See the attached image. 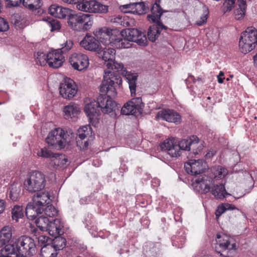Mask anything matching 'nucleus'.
Here are the masks:
<instances>
[{
	"mask_svg": "<svg viewBox=\"0 0 257 257\" xmlns=\"http://www.w3.org/2000/svg\"><path fill=\"white\" fill-rule=\"evenodd\" d=\"M116 51L114 49L110 47H105L102 50L99 49L97 52L98 56L101 58L105 62L107 69L105 70H110L114 72H120V73L124 76L129 85L131 95L136 94V81L138 78L137 73H132L126 71L121 63H117L114 61Z\"/></svg>",
	"mask_w": 257,
	"mask_h": 257,
	"instance_id": "nucleus-1",
	"label": "nucleus"
},
{
	"mask_svg": "<svg viewBox=\"0 0 257 257\" xmlns=\"http://www.w3.org/2000/svg\"><path fill=\"white\" fill-rule=\"evenodd\" d=\"M84 111L90 121L100 114V111L104 113L109 114L111 116H116L119 111L116 103L108 101L102 96H98L97 100L90 98H86L84 100Z\"/></svg>",
	"mask_w": 257,
	"mask_h": 257,
	"instance_id": "nucleus-2",
	"label": "nucleus"
},
{
	"mask_svg": "<svg viewBox=\"0 0 257 257\" xmlns=\"http://www.w3.org/2000/svg\"><path fill=\"white\" fill-rule=\"evenodd\" d=\"M103 80L100 86L101 94L99 96H102L107 99L108 101L116 103L112 100L117 94L115 87L121 83V76L123 75L120 72H114L110 70H104Z\"/></svg>",
	"mask_w": 257,
	"mask_h": 257,
	"instance_id": "nucleus-3",
	"label": "nucleus"
},
{
	"mask_svg": "<svg viewBox=\"0 0 257 257\" xmlns=\"http://www.w3.org/2000/svg\"><path fill=\"white\" fill-rule=\"evenodd\" d=\"M132 42H135L140 45H145L146 37L143 36L142 32L137 29H125L119 32L118 31V41L116 43L117 48L125 49L130 48Z\"/></svg>",
	"mask_w": 257,
	"mask_h": 257,
	"instance_id": "nucleus-4",
	"label": "nucleus"
},
{
	"mask_svg": "<svg viewBox=\"0 0 257 257\" xmlns=\"http://www.w3.org/2000/svg\"><path fill=\"white\" fill-rule=\"evenodd\" d=\"M160 9L157 5H153L151 8V15L147 16L148 20L152 22V24L148 29V38L153 42H155L160 35L162 30H167L168 27L163 24L160 21L162 13L160 12Z\"/></svg>",
	"mask_w": 257,
	"mask_h": 257,
	"instance_id": "nucleus-5",
	"label": "nucleus"
},
{
	"mask_svg": "<svg viewBox=\"0 0 257 257\" xmlns=\"http://www.w3.org/2000/svg\"><path fill=\"white\" fill-rule=\"evenodd\" d=\"M68 26L73 30L78 32H84L91 29L93 23V15L72 12L70 18H68Z\"/></svg>",
	"mask_w": 257,
	"mask_h": 257,
	"instance_id": "nucleus-6",
	"label": "nucleus"
},
{
	"mask_svg": "<svg viewBox=\"0 0 257 257\" xmlns=\"http://www.w3.org/2000/svg\"><path fill=\"white\" fill-rule=\"evenodd\" d=\"M46 184L45 175L38 171H33L27 175L25 180L24 186L29 192H39L43 189Z\"/></svg>",
	"mask_w": 257,
	"mask_h": 257,
	"instance_id": "nucleus-7",
	"label": "nucleus"
},
{
	"mask_svg": "<svg viewBox=\"0 0 257 257\" xmlns=\"http://www.w3.org/2000/svg\"><path fill=\"white\" fill-rule=\"evenodd\" d=\"M215 250L223 257H231L236 250V244L225 234H217Z\"/></svg>",
	"mask_w": 257,
	"mask_h": 257,
	"instance_id": "nucleus-8",
	"label": "nucleus"
},
{
	"mask_svg": "<svg viewBox=\"0 0 257 257\" xmlns=\"http://www.w3.org/2000/svg\"><path fill=\"white\" fill-rule=\"evenodd\" d=\"M205 176L201 175L195 179L194 182L199 185L204 193L211 191V194L216 199H223L229 195L226 191L224 185L222 184L214 185L211 190L209 185L206 182Z\"/></svg>",
	"mask_w": 257,
	"mask_h": 257,
	"instance_id": "nucleus-9",
	"label": "nucleus"
},
{
	"mask_svg": "<svg viewBox=\"0 0 257 257\" xmlns=\"http://www.w3.org/2000/svg\"><path fill=\"white\" fill-rule=\"evenodd\" d=\"M93 34L98 42L104 45L111 44L117 48L116 43L118 41V31L104 27L94 31Z\"/></svg>",
	"mask_w": 257,
	"mask_h": 257,
	"instance_id": "nucleus-10",
	"label": "nucleus"
},
{
	"mask_svg": "<svg viewBox=\"0 0 257 257\" xmlns=\"http://www.w3.org/2000/svg\"><path fill=\"white\" fill-rule=\"evenodd\" d=\"M17 245L19 247L20 256L30 257L36 252V243L30 236L23 235L19 237L17 239Z\"/></svg>",
	"mask_w": 257,
	"mask_h": 257,
	"instance_id": "nucleus-11",
	"label": "nucleus"
},
{
	"mask_svg": "<svg viewBox=\"0 0 257 257\" xmlns=\"http://www.w3.org/2000/svg\"><path fill=\"white\" fill-rule=\"evenodd\" d=\"M66 136L64 130L60 127L56 128L49 133L46 139V142L55 148L61 149L65 147Z\"/></svg>",
	"mask_w": 257,
	"mask_h": 257,
	"instance_id": "nucleus-12",
	"label": "nucleus"
},
{
	"mask_svg": "<svg viewBox=\"0 0 257 257\" xmlns=\"http://www.w3.org/2000/svg\"><path fill=\"white\" fill-rule=\"evenodd\" d=\"M76 8L81 11L93 13H106L108 11L107 6L96 0H83L77 5Z\"/></svg>",
	"mask_w": 257,
	"mask_h": 257,
	"instance_id": "nucleus-13",
	"label": "nucleus"
},
{
	"mask_svg": "<svg viewBox=\"0 0 257 257\" xmlns=\"http://www.w3.org/2000/svg\"><path fill=\"white\" fill-rule=\"evenodd\" d=\"M199 139L196 136H191L186 139H183L180 141L177 146L179 147L177 152L179 153V156L181 155V150L190 151L192 150L194 153L198 154L202 150L201 146L198 147Z\"/></svg>",
	"mask_w": 257,
	"mask_h": 257,
	"instance_id": "nucleus-14",
	"label": "nucleus"
},
{
	"mask_svg": "<svg viewBox=\"0 0 257 257\" xmlns=\"http://www.w3.org/2000/svg\"><path fill=\"white\" fill-rule=\"evenodd\" d=\"M77 91L75 82L69 78H65L60 84L59 92L64 98L71 99L75 96Z\"/></svg>",
	"mask_w": 257,
	"mask_h": 257,
	"instance_id": "nucleus-15",
	"label": "nucleus"
},
{
	"mask_svg": "<svg viewBox=\"0 0 257 257\" xmlns=\"http://www.w3.org/2000/svg\"><path fill=\"white\" fill-rule=\"evenodd\" d=\"M91 128L89 125H84L77 130L76 143L78 147L81 150L86 149L88 146V141L91 138Z\"/></svg>",
	"mask_w": 257,
	"mask_h": 257,
	"instance_id": "nucleus-16",
	"label": "nucleus"
},
{
	"mask_svg": "<svg viewBox=\"0 0 257 257\" xmlns=\"http://www.w3.org/2000/svg\"><path fill=\"white\" fill-rule=\"evenodd\" d=\"M69 62L72 67L78 71L85 70L89 65L88 56L82 53H74L69 59Z\"/></svg>",
	"mask_w": 257,
	"mask_h": 257,
	"instance_id": "nucleus-17",
	"label": "nucleus"
},
{
	"mask_svg": "<svg viewBox=\"0 0 257 257\" xmlns=\"http://www.w3.org/2000/svg\"><path fill=\"white\" fill-rule=\"evenodd\" d=\"M187 173L192 175H200L204 173L205 168L202 160H190L184 164Z\"/></svg>",
	"mask_w": 257,
	"mask_h": 257,
	"instance_id": "nucleus-18",
	"label": "nucleus"
},
{
	"mask_svg": "<svg viewBox=\"0 0 257 257\" xmlns=\"http://www.w3.org/2000/svg\"><path fill=\"white\" fill-rule=\"evenodd\" d=\"M142 99L140 97L133 98L122 106L121 113L123 115H134L140 112Z\"/></svg>",
	"mask_w": 257,
	"mask_h": 257,
	"instance_id": "nucleus-19",
	"label": "nucleus"
},
{
	"mask_svg": "<svg viewBox=\"0 0 257 257\" xmlns=\"http://www.w3.org/2000/svg\"><path fill=\"white\" fill-rule=\"evenodd\" d=\"M47 63L49 66L54 68H58L62 66L64 57L60 50H55L47 54Z\"/></svg>",
	"mask_w": 257,
	"mask_h": 257,
	"instance_id": "nucleus-20",
	"label": "nucleus"
},
{
	"mask_svg": "<svg viewBox=\"0 0 257 257\" xmlns=\"http://www.w3.org/2000/svg\"><path fill=\"white\" fill-rule=\"evenodd\" d=\"M49 12L53 17L58 19L70 18L73 11L69 8L63 7L57 4L51 5L49 9Z\"/></svg>",
	"mask_w": 257,
	"mask_h": 257,
	"instance_id": "nucleus-21",
	"label": "nucleus"
},
{
	"mask_svg": "<svg viewBox=\"0 0 257 257\" xmlns=\"http://www.w3.org/2000/svg\"><path fill=\"white\" fill-rule=\"evenodd\" d=\"M157 116L164 120L176 124L181 122V116L179 113L173 110H162L158 112Z\"/></svg>",
	"mask_w": 257,
	"mask_h": 257,
	"instance_id": "nucleus-22",
	"label": "nucleus"
},
{
	"mask_svg": "<svg viewBox=\"0 0 257 257\" xmlns=\"http://www.w3.org/2000/svg\"><path fill=\"white\" fill-rule=\"evenodd\" d=\"M160 147L162 151H167L171 157H179V153L177 152L179 147L177 146V143L175 142L174 138L166 139L160 144Z\"/></svg>",
	"mask_w": 257,
	"mask_h": 257,
	"instance_id": "nucleus-23",
	"label": "nucleus"
},
{
	"mask_svg": "<svg viewBox=\"0 0 257 257\" xmlns=\"http://www.w3.org/2000/svg\"><path fill=\"white\" fill-rule=\"evenodd\" d=\"M80 45L85 50L91 51H97L99 49V43L96 38L87 34L83 40L80 42Z\"/></svg>",
	"mask_w": 257,
	"mask_h": 257,
	"instance_id": "nucleus-24",
	"label": "nucleus"
},
{
	"mask_svg": "<svg viewBox=\"0 0 257 257\" xmlns=\"http://www.w3.org/2000/svg\"><path fill=\"white\" fill-rule=\"evenodd\" d=\"M50 200L48 192H39L34 195L32 202L44 210V206L49 203Z\"/></svg>",
	"mask_w": 257,
	"mask_h": 257,
	"instance_id": "nucleus-25",
	"label": "nucleus"
},
{
	"mask_svg": "<svg viewBox=\"0 0 257 257\" xmlns=\"http://www.w3.org/2000/svg\"><path fill=\"white\" fill-rule=\"evenodd\" d=\"M63 225L60 219L55 218L50 220L48 228L45 231H47L49 234L53 236H56L61 234V229Z\"/></svg>",
	"mask_w": 257,
	"mask_h": 257,
	"instance_id": "nucleus-26",
	"label": "nucleus"
},
{
	"mask_svg": "<svg viewBox=\"0 0 257 257\" xmlns=\"http://www.w3.org/2000/svg\"><path fill=\"white\" fill-rule=\"evenodd\" d=\"M43 210L41 207L38 206L33 202H29L26 208V215L29 219L33 220Z\"/></svg>",
	"mask_w": 257,
	"mask_h": 257,
	"instance_id": "nucleus-27",
	"label": "nucleus"
},
{
	"mask_svg": "<svg viewBox=\"0 0 257 257\" xmlns=\"http://www.w3.org/2000/svg\"><path fill=\"white\" fill-rule=\"evenodd\" d=\"M64 117L66 119H71L75 121L79 113V107L75 104H70L64 108Z\"/></svg>",
	"mask_w": 257,
	"mask_h": 257,
	"instance_id": "nucleus-28",
	"label": "nucleus"
},
{
	"mask_svg": "<svg viewBox=\"0 0 257 257\" xmlns=\"http://www.w3.org/2000/svg\"><path fill=\"white\" fill-rule=\"evenodd\" d=\"M12 237V229L10 226H5L0 230V247L9 243Z\"/></svg>",
	"mask_w": 257,
	"mask_h": 257,
	"instance_id": "nucleus-29",
	"label": "nucleus"
},
{
	"mask_svg": "<svg viewBox=\"0 0 257 257\" xmlns=\"http://www.w3.org/2000/svg\"><path fill=\"white\" fill-rule=\"evenodd\" d=\"M144 6L142 3H134L120 6V11L123 13L140 14L139 9Z\"/></svg>",
	"mask_w": 257,
	"mask_h": 257,
	"instance_id": "nucleus-30",
	"label": "nucleus"
},
{
	"mask_svg": "<svg viewBox=\"0 0 257 257\" xmlns=\"http://www.w3.org/2000/svg\"><path fill=\"white\" fill-rule=\"evenodd\" d=\"M246 8V0H237V4L234 11V16L236 20H240L244 18Z\"/></svg>",
	"mask_w": 257,
	"mask_h": 257,
	"instance_id": "nucleus-31",
	"label": "nucleus"
},
{
	"mask_svg": "<svg viewBox=\"0 0 257 257\" xmlns=\"http://www.w3.org/2000/svg\"><path fill=\"white\" fill-rule=\"evenodd\" d=\"M22 184L18 182H14L9 188V197L13 201H17L21 192Z\"/></svg>",
	"mask_w": 257,
	"mask_h": 257,
	"instance_id": "nucleus-32",
	"label": "nucleus"
},
{
	"mask_svg": "<svg viewBox=\"0 0 257 257\" xmlns=\"http://www.w3.org/2000/svg\"><path fill=\"white\" fill-rule=\"evenodd\" d=\"M67 162L66 157L63 154H54L51 160H50V165L54 168L57 167H63Z\"/></svg>",
	"mask_w": 257,
	"mask_h": 257,
	"instance_id": "nucleus-33",
	"label": "nucleus"
},
{
	"mask_svg": "<svg viewBox=\"0 0 257 257\" xmlns=\"http://www.w3.org/2000/svg\"><path fill=\"white\" fill-rule=\"evenodd\" d=\"M111 21L114 23L125 27L131 26L134 23V20L124 15L115 16Z\"/></svg>",
	"mask_w": 257,
	"mask_h": 257,
	"instance_id": "nucleus-34",
	"label": "nucleus"
},
{
	"mask_svg": "<svg viewBox=\"0 0 257 257\" xmlns=\"http://www.w3.org/2000/svg\"><path fill=\"white\" fill-rule=\"evenodd\" d=\"M57 252L50 243L43 246L40 253V257H56Z\"/></svg>",
	"mask_w": 257,
	"mask_h": 257,
	"instance_id": "nucleus-35",
	"label": "nucleus"
},
{
	"mask_svg": "<svg viewBox=\"0 0 257 257\" xmlns=\"http://www.w3.org/2000/svg\"><path fill=\"white\" fill-rule=\"evenodd\" d=\"M241 34L242 36L247 38L252 43L257 44V30L255 28L252 27H248Z\"/></svg>",
	"mask_w": 257,
	"mask_h": 257,
	"instance_id": "nucleus-36",
	"label": "nucleus"
},
{
	"mask_svg": "<svg viewBox=\"0 0 257 257\" xmlns=\"http://www.w3.org/2000/svg\"><path fill=\"white\" fill-rule=\"evenodd\" d=\"M53 248L57 252V250L63 249L66 244V239L61 236H55V239L50 243Z\"/></svg>",
	"mask_w": 257,
	"mask_h": 257,
	"instance_id": "nucleus-37",
	"label": "nucleus"
},
{
	"mask_svg": "<svg viewBox=\"0 0 257 257\" xmlns=\"http://www.w3.org/2000/svg\"><path fill=\"white\" fill-rule=\"evenodd\" d=\"M4 250L6 252L5 255H16V257L20 256L18 246L17 245V239L13 244H7L4 245Z\"/></svg>",
	"mask_w": 257,
	"mask_h": 257,
	"instance_id": "nucleus-38",
	"label": "nucleus"
},
{
	"mask_svg": "<svg viewBox=\"0 0 257 257\" xmlns=\"http://www.w3.org/2000/svg\"><path fill=\"white\" fill-rule=\"evenodd\" d=\"M23 6L30 10H36L39 9L41 6L40 0H22Z\"/></svg>",
	"mask_w": 257,
	"mask_h": 257,
	"instance_id": "nucleus-39",
	"label": "nucleus"
},
{
	"mask_svg": "<svg viewBox=\"0 0 257 257\" xmlns=\"http://www.w3.org/2000/svg\"><path fill=\"white\" fill-rule=\"evenodd\" d=\"M254 45L249 44L243 39L239 38V50L240 52L244 54H247L254 49Z\"/></svg>",
	"mask_w": 257,
	"mask_h": 257,
	"instance_id": "nucleus-40",
	"label": "nucleus"
},
{
	"mask_svg": "<svg viewBox=\"0 0 257 257\" xmlns=\"http://www.w3.org/2000/svg\"><path fill=\"white\" fill-rule=\"evenodd\" d=\"M47 217L43 215L39 217L35 221L37 226L42 231H45L50 222Z\"/></svg>",
	"mask_w": 257,
	"mask_h": 257,
	"instance_id": "nucleus-41",
	"label": "nucleus"
},
{
	"mask_svg": "<svg viewBox=\"0 0 257 257\" xmlns=\"http://www.w3.org/2000/svg\"><path fill=\"white\" fill-rule=\"evenodd\" d=\"M12 214L13 219L18 221L19 218H22L24 216L22 207L15 206L12 210Z\"/></svg>",
	"mask_w": 257,
	"mask_h": 257,
	"instance_id": "nucleus-42",
	"label": "nucleus"
},
{
	"mask_svg": "<svg viewBox=\"0 0 257 257\" xmlns=\"http://www.w3.org/2000/svg\"><path fill=\"white\" fill-rule=\"evenodd\" d=\"M35 57L36 63L38 65L43 66L48 63L47 55L43 52H38Z\"/></svg>",
	"mask_w": 257,
	"mask_h": 257,
	"instance_id": "nucleus-43",
	"label": "nucleus"
},
{
	"mask_svg": "<svg viewBox=\"0 0 257 257\" xmlns=\"http://www.w3.org/2000/svg\"><path fill=\"white\" fill-rule=\"evenodd\" d=\"M47 22L49 27L51 28V31L53 32L60 29L61 24L58 20L49 18H48Z\"/></svg>",
	"mask_w": 257,
	"mask_h": 257,
	"instance_id": "nucleus-44",
	"label": "nucleus"
},
{
	"mask_svg": "<svg viewBox=\"0 0 257 257\" xmlns=\"http://www.w3.org/2000/svg\"><path fill=\"white\" fill-rule=\"evenodd\" d=\"M54 154L46 147L41 148L37 153L39 157L44 158H50V160H51Z\"/></svg>",
	"mask_w": 257,
	"mask_h": 257,
	"instance_id": "nucleus-45",
	"label": "nucleus"
},
{
	"mask_svg": "<svg viewBox=\"0 0 257 257\" xmlns=\"http://www.w3.org/2000/svg\"><path fill=\"white\" fill-rule=\"evenodd\" d=\"M209 13L208 9L206 7H204L203 8V13L200 17V20L196 22V24L198 26H202L206 22Z\"/></svg>",
	"mask_w": 257,
	"mask_h": 257,
	"instance_id": "nucleus-46",
	"label": "nucleus"
},
{
	"mask_svg": "<svg viewBox=\"0 0 257 257\" xmlns=\"http://www.w3.org/2000/svg\"><path fill=\"white\" fill-rule=\"evenodd\" d=\"M44 212L47 217H54L58 214V211L52 205H48L45 208Z\"/></svg>",
	"mask_w": 257,
	"mask_h": 257,
	"instance_id": "nucleus-47",
	"label": "nucleus"
},
{
	"mask_svg": "<svg viewBox=\"0 0 257 257\" xmlns=\"http://www.w3.org/2000/svg\"><path fill=\"white\" fill-rule=\"evenodd\" d=\"M236 0H225L222 7V10L224 13L230 12L234 7Z\"/></svg>",
	"mask_w": 257,
	"mask_h": 257,
	"instance_id": "nucleus-48",
	"label": "nucleus"
},
{
	"mask_svg": "<svg viewBox=\"0 0 257 257\" xmlns=\"http://www.w3.org/2000/svg\"><path fill=\"white\" fill-rule=\"evenodd\" d=\"M227 174V171L224 168L218 166L216 172L214 173V179H221Z\"/></svg>",
	"mask_w": 257,
	"mask_h": 257,
	"instance_id": "nucleus-49",
	"label": "nucleus"
},
{
	"mask_svg": "<svg viewBox=\"0 0 257 257\" xmlns=\"http://www.w3.org/2000/svg\"><path fill=\"white\" fill-rule=\"evenodd\" d=\"M73 43L72 40H67L64 44H62V47L58 50H61L62 53H66L69 51L73 47Z\"/></svg>",
	"mask_w": 257,
	"mask_h": 257,
	"instance_id": "nucleus-50",
	"label": "nucleus"
},
{
	"mask_svg": "<svg viewBox=\"0 0 257 257\" xmlns=\"http://www.w3.org/2000/svg\"><path fill=\"white\" fill-rule=\"evenodd\" d=\"M9 29L8 22L3 18L0 17V32H6Z\"/></svg>",
	"mask_w": 257,
	"mask_h": 257,
	"instance_id": "nucleus-51",
	"label": "nucleus"
},
{
	"mask_svg": "<svg viewBox=\"0 0 257 257\" xmlns=\"http://www.w3.org/2000/svg\"><path fill=\"white\" fill-rule=\"evenodd\" d=\"M226 211L225 207L224 204L219 205L215 210L216 219H218L220 215Z\"/></svg>",
	"mask_w": 257,
	"mask_h": 257,
	"instance_id": "nucleus-52",
	"label": "nucleus"
},
{
	"mask_svg": "<svg viewBox=\"0 0 257 257\" xmlns=\"http://www.w3.org/2000/svg\"><path fill=\"white\" fill-rule=\"evenodd\" d=\"M49 239L50 238L48 236L45 235H40L38 237V243L41 246H44V245L48 244L47 243Z\"/></svg>",
	"mask_w": 257,
	"mask_h": 257,
	"instance_id": "nucleus-53",
	"label": "nucleus"
},
{
	"mask_svg": "<svg viewBox=\"0 0 257 257\" xmlns=\"http://www.w3.org/2000/svg\"><path fill=\"white\" fill-rule=\"evenodd\" d=\"M22 0H6L8 5L11 7H17L22 3Z\"/></svg>",
	"mask_w": 257,
	"mask_h": 257,
	"instance_id": "nucleus-54",
	"label": "nucleus"
},
{
	"mask_svg": "<svg viewBox=\"0 0 257 257\" xmlns=\"http://www.w3.org/2000/svg\"><path fill=\"white\" fill-rule=\"evenodd\" d=\"M224 206L225 207L226 210H235V209L238 210L235 207V206L233 204L226 203V204H224Z\"/></svg>",
	"mask_w": 257,
	"mask_h": 257,
	"instance_id": "nucleus-55",
	"label": "nucleus"
},
{
	"mask_svg": "<svg viewBox=\"0 0 257 257\" xmlns=\"http://www.w3.org/2000/svg\"><path fill=\"white\" fill-rule=\"evenodd\" d=\"M240 38L242 39H243L244 41H246V42H247L249 44H252V45H254V48H255L256 47H257V44L256 43H252L251 41L249 40V39H248L247 38H246V37H243V36H242V34L241 33V35H240Z\"/></svg>",
	"mask_w": 257,
	"mask_h": 257,
	"instance_id": "nucleus-56",
	"label": "nucleus"
},
{
	"mask_svg": "<svg viewBox=\"0 0 257 257\" xmlns=\"http://www.w3.org/2000/svg\"><path fill=\"white\" fill-rule=\"evenodd\" d=\"M6 207L5 202L4 200L0 199V214L2 213Z\"/></svg>",
	"mask_w": 257,
	"mask_h": 257,
	"instance_id": "nucleus-57",
	"label": "nucleus"
},
{
	"mask_svg": "<svg viewBox=\"0 0 257 257\" xmlns=\"http://www.w3.org/2000/svg\"><path fill=\"white\" fill-rule=\"evenodd\" d=\"M224 76V73L222 71H220L219 75L217 76L218 82L219 83H222L224 78H222V76Z\"/></svg>",
	"mask_w": 257,
	"mask_h": 257,
	"instance_id": "nucleus-58",
	"label": "nucleus"
},
{
	"mask_svg": "<svg viewBox=\"0 0 257 257\" xmlns=\"http://www.w3.org/2000/svg\"><path fill=\"white\" fill-rule=\"evenodd\" d=\"M160 2H161V0H156V2L154 5L157 4L159 7V8L160 9V12H162L163 13L164 12L162 10V8H161V7L160 6V4H159Z\"/></svg>",
	"mask_w": 257,
	"mask_h": 257,
	"instance_id": "nucleus-59",
	"label": "nucleus"
},
{
	"mask_svg": "<svg viewBox=\"0 0 257 257\" xmlns=\"http://www.w3.org/2000/svg\"><path fill=\"white\" fill-rule=\"evenodd\" d=\"M81 0H72V1H73V3H72V4H76V5L80 3H82V2H80Z\"/></svg>",
	"mask_w": 257,
	"mask_h": 257,
	"instance_id": "nucleus-60",
	"label": "nucleus"
},
{
	"mask_svg": "<svg viewBox=\"0 0 257 257\" xmlns=\"http://www.w3.org/2000/svg\"><path fill=\"white\" fill-rule=\"evenodd\" d=\"M207 99H210V97L208 96V97H207Z\"/></svg>",
	"mask_w": 257,
	"mask_h": 257,
	"instance_id": "nucleus-61",
	"label": "nucleus"
},
{
	"mask_svg": "<svg viewBox=\"0 0 257 257\" xmlns=\"http://www.w3.org/2000/svg\"><path fill=\"white\" fill-rule=\"evenodd\" d=\"M204 257H209V256H204Z\"/></svg>",
	"mask_w": 257,
	"mask_h": 257,
	"instance_id": "nucleus-62",
	"label": "nucleus"
}]
</instances>
